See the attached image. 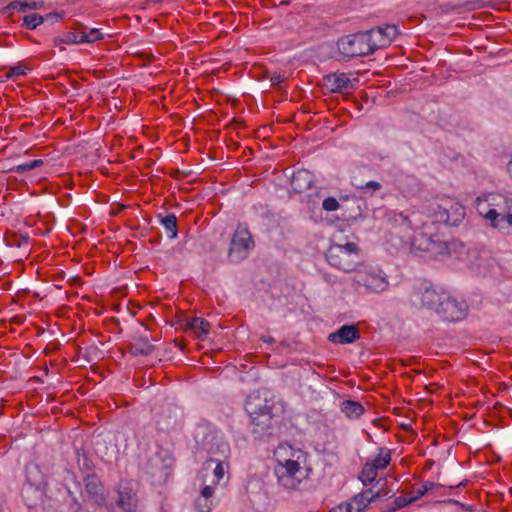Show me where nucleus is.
Wrapping results in <instances>:
<instances>
[{
	"label": "nucleus",
	"mask_w": 512,
	"mask_h": 512,
	"mask_svg": "<svg viewBox=\"0 0 512 512\" xmlns=\"http://www.w3.org/2000/svg\"><path fill=\"white\" fill-rule=\"evenodd\" d=\"M216 486L217 485H214L212 482L209 485H205L202 488L200 495L204 498L213 499V494Z\"/></svg>",
	"instance_id": "nucleus-43"
},
{
	"label": "nucleus",
	"mask_w": 512,
	"mask_h": 512,
	"mask_svg": "<svg viewBox=\"0 0 512 512\" xmlns=\"http://www.w3.org/2000/svg\"><path fill=\"white\" fill-rule=\"evenodd\" d=\"M4 80V77H0V82H3Z\"/></svg>",
	"instance_id": "nucleus-52"
},
{
	"label": "nucleus",
	"mask_w": 512,
	"mask_h": 512,
	"mask_svg": "<svg viewBox=\"0 0 512 512\" xmlns=\"http://www.w3.org/2000/svg\"><path fill=\"white\" fill-rule=\"evenodd\" d=\"M449 252V246L448 243L440 239L439 235L436 234V236L433 239V243L430 246L427 253H430L431 255L437 256V255H443Z\"/></svg>",
	"instance_id": "nucleus-30"
},
{
	"label": "nucleus",
	"mask_w": 512,
	"mask_h": 512,
	"mask_svg": "<svg viewBox=\"0 0 512 512\" xmlns=\"http://www.w3.org/2000/svg\"><path fill=\"white\" fill-rule=\"evenodd\" d=\"M378 492L367 489L362 493L355 495L349 502L339 506L340 511L345 512H363L368 505L378 497Z\"/></svg>",
	"instance_id": "nucleus-13"
},
{
	"label": "nucleus",
	"mask_w": 512,
	"mask_h": 512,
	"mask_svg": "<svg viewBox=\"0 0 512 512\" xmlns=\"http://www.w3.org/2000/svg\"><path fill=\"white\" fill-rule=\"evenodd\" d=\"M43 165V161L41 159H36L29 161L27 163L19 164L13 170L17 173H24L26 171L33 170Z\"/></svg>",
	"instance_id": "nucleus-35"
},
{
	"label": "nucleus",
	"mask_w": 512,
	"mask_h": 512,
	"mask_svg": "<svg viewBox=\"0 0 512 512\" xmlns=\"http://www.w3.org/2000/svg\"><path fill=\"white\" fill-rule=\"evenodd\" d=\"M26 74V68L21 65H17L14 67H11L7 74L5 75V78H17L20 76H23Z\"/></svg>",
	"instance_id": "nucleus-41"
},
{
	"label": "nucleus",
	"mask_w": 512,
	"mask_h": 512,
	"mask_svg": "<svg viewBox=\"0 0 512 512\" xmlns=\"http://www.w3.org/2000/svg\"><path fill=\"white\" fill-rule=\"evenodd\" d=\"M377 469L372 466V463L366 462L359 475V479L364 485L371 484L377 477Z\"/></svg>",
	"instance_id": "nucleus-29"
},
{
	"label": "nucleus",
	"mask_w": 512,
	"mask_h": 512,
	"mask_svg": "<svg viewBox=\"0 0 512 512\" xmlns=\"http://www.w3.org/2000/svg\"><path fill=\"white\" fill-rule=\"evenodd\" d=\"M79 36H80V31H79V29H77L76 31H70V32L65 33L61 37L60 41L62 43L68 44V45L80 44V43H82V41H80Z\"/></svg>",
	"instance_id": "nucleus-37"
},
{
	"label": "nucleus",
	"mask_w": 512,
	"mask_h": 512,
	"mask_svg": "<svg viewBox=\"0 0 512 512\" xmlns=\"http://www.w3.org/2000/svg\"><path fill=\"white\" fill-rule=\"evenodd\" d=\"M394 222L399 225L407 224L411 228H416L413 221L408 217L403 215L402 213H393Z\"/></svg>",
	"instance_id": "nucleus-42"
},
{
	"label": "nucleus",
	"mask_w": 512,
	"mask_h": 512,
	"mask_svg": "<svg viewBox=\"0 0 512 512\" xmlns=\"http://www.w3.org/2000/svg\"><path fill=\"white\" fill-rule=\"evenodd\" d=\"M129 348L133 355L147 356L153 352L154 345L151 343L145 327H143L142 331L135 332L130 341Z\"/></svg>",
	"instance_id": "nucleus-14"
},
{
	"label": "nucleus",
	"mask_w": 512,
	"mask_h": 512,
	"mask_svg": "<svg viewBox=\"0 0 512 512\" xmlns=\"http://www.w3.org/2000/svg\"><path fill=\"white\" fill-rule=\"evenodd\" d=\"M444 292V290H437L433 287H418L413 290L410 302L416 308L432 309L436 312Z\"/></svg>",
	"instance_id": "nucleus-8"
},
{
	"label": "nucleus",
	"mask_w": 512,
	"mask_h": 512,
	"mask_svg": "<svg viewBox=\"0 0 512 512\" xmlns=\"http://www.w3.org/2000/svg\"><path fill=\"white\" fill-rule=\"evenodd\" d=\"M265 341H266V342H273L274 340H273V338H271V337H270V338H268V339H267V340H265Z\"/></svg>",
	"instance_id": "nucleus-50"
},
{
	"label": "nucleus",
	"mask_w": 512,
	"mask_h": 512,
	"mask_svg": "<svg viewBox=\"0 0 512 512\" xmlns=\"http://www.w3.org/2000/svg\"><path fill=\"white\" fill-rule=\"evenodd\" d=\"M359 338V331L354 325H343L336 332L331 333L328 337L331 342L340 344L353 343Z\"/></svg>",
	"instance_id": "nucleus-16"
},
{
	"label": "nucleus",
	"mask_w": 512,
	"mask_h": 512,
	"mask_svg": "<svg viewBox=\"0 0 512 512\" xmlns=\"http://www.w3.org/2000/svg\"><path fill=\"white\" fill-rule=\"evenodd\" d=\"M340 409H341L342 413H344L345 416L350 419H357L364 412L363 406L359 402L352 401V400L343 401L341 403Z\"/></svg>",
	"instance_id": "nucleus-23"
},
{
	"label": "nucleus",
	"mask_w": 512,
	"mask_h": 512,
	"mask_svg": "<svg viewBox=\"0 0 512 512\" xmlns=\"http://www.w3.org/2000/svg\"><path fill=\"white\" fill-rule=\"evenodd\" d=\"M422 228L423 230L414 236L412 246L417 250L427 252L436 234L432 233V227L428 223L423 224Z\"/></svg>",
	"instance_id": "nucleus-19"
},
{
	"label": "nucleus",
	"mask_w": 512,
	"mask_h": 512,
	"mask_svg": "<svg viewBox=\"0 0 512 512\" xmlns=\"http://www.w3.org/2000/svg\"><path fill=\"white\" fill-rule=\"evenodd\" d=\"M391 461V452L386 447H381L378 449L377 456L373 459L368 461L369 463H372V466H374L377 470L386 468Z\"/></svg>",
	"instance_id": "nucleus-27"
},
{
	"label": "nucleus",
	"mask_w": 512,
	"mask_h": 512,
	"mask_svg": "<svg viewBox=\"0 0 512 512\" xmlns=\"http://www.w3.org/2000/svg\"><path fill=\"white\" fill-rule=\"evenodd\" d=\"M353 272L350 282L355 291L380 293L389 286L387 275L377 266L359 263Z\"/></svg>",
	"instance_id": "nucleus-1"
},
{
	"label": "nucleus",
	"mask_w": 512,
	"mask_h": 512,
	"mask_svg": "<svg viewBox=\"0 0 512 512\" xmlns=\"http://www.w3.org/2000/svg\"><path fill=\"white\" fill-rule=\"evenodd\" d=\"M446 212L449 215L448 225H458L465 216V208L458 202H452L449 207H446Z\"/></svg>",
	"instance_id": "nucleus-24"
},
{
	"label": "nucleus",
	"mask_w": 512,
	"mask_h": 512,
	"mask_svg": "<svg viewBox=\"0 0 512 512\" xmlns=\"http://www.w3.org/2000/svg\"><path fill=\"white\" fill-rule=\"evenodd\" d=\"M43 8V0H15L7 6L8 10H15L18 12H25L26 10H40Z\"/></svg>",
	"instance_id": "nucleus-22"
},
{
	"label": "nucleus",
	"mask_w": 512,
	"mask_h": 512,
	"mask_svg": "<svg viewBox=\"0 0 512 512\" xmlns=\"http://www.w3.org/2000/svg\"><path fill=\"white\" fill-rule=\"evenodd\" d=\"M108 512H137L138 498L128 485L121 482L116 490V497L106 505Z\"/></svg>",
	"instance_id": "nucleus-6"
},
{
	"label": "nucleus",
	"mask_w": 512,
	"mask_h": 512,
	"mask_svg": "<svg viewBox=\"0 0 512 512\" xmlns=\"http://www.w3.org/2000/svg\"><path fill=\"white\" fill-rule=\"evenodd\" d=\"M254 242L248 229L238 227L231 239L228 258L231 262L237 263L246 258L248 251L253 247Z\"/></svg>",
	"instance_id": "nucleus-7"
},
{
	"label": "nucleus",
	"mask_w": 512,
	"mask_h": 512,
	"mask_svg": "<svg viewBox=\"0 0 512 512\" xmlns=\"http://www.w3.org/2000/svg\"><path fill=\"white\" fill-rule=\"evenodd\" d=\"M323 80L324 85L332 92H338L352 87L351 80L346 73L328 74Z\"/></svg>",
	"instance_id": "nucleus-17"
},
{
	"label": "nucleus",
	"mask_w": 512,
	"mask_h": 512,
	"mask_svg": "<svg viewBox=\"0 0 512 512\" xmlns=\"http://www.w3.org/2000/svg\"><path fill=\"white\" fill-rule=\"evenodd\" d=\"M274 459L276 465L288 464L292 461L300 464L304 460V452L289 444H280L274 451Z\"/></svg>",
	"instance_id": "nucleus-15"
},
{
	"label": "nucleus",
	"mask_w": 512,
	"mask_h": 512,
	"mask_svg": "<svg viewBox=\"0 0 512 512\" xmlns=\"http://www.w3.org/2000/svg\"><path fill=\"white\" fill-rule=\"evenodd\" d=\"M367 31L344 36L339 39L337 47L345 57H358L372 54L375 51Z\"/></svg>",
	"instance_id": "nucleus-3"
},
{
	"label": "nucleus",
	"mask_w": 512,
	"mask_h": 512,
	"mask_svg": "<svg viewBox=\"0 0 512 512\" xmlns=\"http://www.w3.org/2000/svg\"><path fill=\"white\" fill-rule=\"evenodd\" d=\"M24 485L47 487L46 475L42 472L40 466L36 463H29L25 467Z\"/></svg>",
	"instance_id": "nucleus-18"
},
{
	"label": "nucleus",
	"mask_w": 512,
	"mask_h": 512,
	"mask_svg": "<svg viewBox=\"0 0 512 512\" xmlns=\"http://www.w3.org/2000/svg\"><path fill=\"white\" fill-rule=\"evenodd\" d=\"M413 502H415V498L399 496V497L395 498L394 508L392 510L395 511V510L401 509Z\"/></svg>",
	"instance_id": "nucleus-40"
},
{
	"label": "nucleus",
	"mask_w": 512,
	"mask_h": 512,
	"mask_svg": "<svg viewBox=\"0 0 512 512\" xmlns=\"http://www.w3.org/2000/svg\"><path fill=\"white\" fill-rule=\"evenodd\" d=\"M322 207L329 212L336 211L339 208V202L334 197H327L323 200Z\"/></svg>",
	"instance_id": "nucleus-39"
},
{
	"label": "nucleus",
	"mask_w": 512,
	"mask_h": 512,
	"mask_svg": "<svg viewBox=\"0 0 512 512\" xmlns=\"http://www.w3.org/2000/svg\"><path fill=\"white\" fill-rule=\"evenodd\" d=\"M213 463H215L214 460H209L208 462H206L203 470L207 471ZM212 474H213V480L211 482L214 485H218L219 482L223 479V477L225 475V469L221 462H219V461L216 462V466L213 468Z\"/></svg>",
	"instance_id": "nucleus-31"
},
{
	"label": "nucleus",
	"mask_w": 512,
	"mask_h": 512,
	"mask_svg": "<svg viewBox=\"0 0 512 512\" xmlns=\"http://www.w3.org/2000/svg\"><path fill=\"white\" fill-rule=\"evenodd\" d=\"M28 239H29L28 236L23 237V240L25 243H28Z\"/></svg>",
	"instance_id": "nucleus-48"
},
{
	"label": "nucleus",
	"mask_w": 512,
	"mask_h": 512,
	"mask_svg": "<svg viewBox=\"0 0 512 512\" xmlns=\"http://www.w3.org/2000/svg\"><path fill=\"white\" fill-rule=\"evenodd\" d=\"M283 76L281 74H275L271 77L270 81L272 85L276 86L279 85L283 81Z\"/></svg>",
	"instance_id": "nucleus-46"
},
{
	"label": "nucleus",
	"mask_w": 512,
	"mask_h": 512,
	"mask_svg": "<svg viewBox=\"0 0 512 512\" xmlns=\"http://www.w3.org/2000/svg\"><path fill=\"white\" fill-rule=\"evenodd\" d=\"M507 172L510 175V177L512 178V158L510 159V161L507 164Z\"/></svg>",
	"instance_id": "nucleus-47"
},
{
	"label": "nucleus",
	"mask_w": 512,
	"mask_h": 512,
	"mask_svg": "<svg viewBox=\"0 0 512 512\" xmlns=\"http://www.w3.org/2000/svg\"><path fill=\"white\" fill-rule=\"evenodd\" d=\"M322 278L326 283H328L330 285H335L339 282L338 277L336 275H333L330 273H323Z\"/></svg>",
	"instance_id": "nucleus-44"
},
{
	"label": "nucleus",
	"mask_w": 512,
	"mask_h": 512,
	"mask_svg": "<svg viewBox=\"0 0 512 512\" xmlns=\"http://www.w3.org/2000/svg\"><path fill=\"white\" fill-rule=\"evenodd\" d=\"M436 486H437L436 483L427 481L419 489L416 490L415 495L412 496V498H415V501H416Z\"/></svg>",
	"instance_id": "nucleus-38"
},
{
	"label": "nucleus",
	"mask_w": 512,
	"mask_h": 512,
	"mask_svg": "<svg viewBox=\"0 0 512 512\" xmlns=\"http://www.w3.org/2000/svg\"><path fill=\"white\" fill-rule=\"evenodd\" d=\"M195 505L199 512H210L213 506V499L204 498L199 495L195 501Z\"/></svg>",
	"instance_id": "nucleus-36"
},
{
	"label": "nucleus",
	"mask_w": 512,
	"mask_h": 512,
	"mask_svg": "<svg viewBox=\"0 0 512 512\" xmlns=\"http://www.w3.org/2000/svg\"><path fill=\"white\" fill-rule=\"evenodd\" d=\"M148 473L151 474L152 478L160 482L166 480L169 474V469L167 466L159 463V461L156 459L155 461L151 462V466L150 469L148 470Z\"/></svg>",
	"instance_id": "nucleus-28"
},
{
	"label": "nucleus",
	"mask_w": 512,
	"mask_h": 512,
	"mask_svg": "<svg viewBox=\"0 0 512 512\" xmlns=\"http://www.w3.org/2000/svg\"><path fill=\"white\" fill-rule=\"evenodd\" d=\"M43 17H44V21L54 22V21H58L61 16L57 13H48L46 16H43Z\"/></svg>",
	"instance_id": "nucleus-45"
},
{
	"label": "nucleus",
	"mask_w": 512,
	"mask_h": 512,
	"mask_svg": "<svg viewBox=\"0 0 512 512\" xmlns=\"http://www.w3.org/2000/svg\"><path fill=\"white\" fill-rule=\"evenodd\" d=\"M186 326L199 340H204L207 337L210 324L203 318L194 317L187 320Z\"/></svg>",
	"instance_id": "nucleus-21"
},
{
	"label": "nucleus",
	"mask_w": 512,
	"mask_h": 512,
	"mask_svg": "<svg viewBox=\"0 0 512 512\" xmlns=\"http://www.w3.org/2000/svg\"><path fill=\"white\" fill-rule=\"evenodd\" d=\"M369 36L371 37V44L374 46L375 51L377 49L384 48L396 38L398 34V29L395 25H385L373 28L369 31Z\"/></svg>",
	"instance_id": "nucleus-11"
},
{
	"label": "nucleus",
	"mask_w": 512,
	"mask_h": 512,
	"mask_svg": "<svg viewBox=\"0 0 512 512\" xmlns=\"http://www.w3.org/2000/svg\"><path fill=\"white\" fill-rule=\"evenodd\" d=\"M509 204H512V201L503 195H494L492 202L489 204L493 207L489 208L485 213L482 211L480 213L483 214L484 218L494 228H504L505 224L512 226V214L508 212Z\"/></svg>",
	"instance_id": "nucleus-4"
},
{
	"label": "nucleus",
	"mask_w": 512,
	"mask_h": 512,
	"mask_svg": "<svg viewBox=\"0 0 512 512\" xmlns=\"http://www.w3.org/2000/svg\"><path fill=\"white\" fill-rule=\"evenodd\" d=\"M274 471L278 483L286 489H296L303 478L300 464L293 461L276 465Z\"/></svg>",
	"instance_id": "nucleus-9"
},
{
	"label": "nucleus",
	"mask_w": 512,
	"mask_h": 512,
	"mask_svg": "<svg viewBox=\"0 0 512 512\" xmlns=\"http://www.w3.org/2000/svg\"><path fill=\"white\" fill-rule=\"evenodd\" d=\"M258 395H249L245 402V410L251 418V422L256 425L266 424L271 418V409L267 402Z\"/></svg>",
	"instance_id": "nucleus-10"
},
{
	"label": "nucleus",
	"mask_w": 512,
	"mask_h": 512,
	"mask_svg": "<svg viewBox=\"0 0 512 512\" xmlns=\"http://www.w3.org/2000/svg\"><path fill=\"white\" fill-rule=\"evenodd\" d=\"M313 181V174L306 169H301L293 173L291 186L295 192L302 193L312 186Z\"/></svg>",
	"instance_id": "nucleus-20"
},
{
	"label": "nucleus",
	"mask_w": 512,
	"mask_h": 512,
	"mask_svg": "<svg viewBox=\"0 0 512 512\" xmlns=\"http://www.w3.org/2000/svg\"><path fill=\"white\" fill-rule=\"evenodd\" d=\"M468 306L463 299H458L444 292L436 313L446 321H460L467 315Z\"/></svg>",
	"instance_id": "nucleus-5"
},
{
	"label": "nucleus",
	"mask_w": 512,
	"mask_h": 512,
	"mask_svg": "<svg viewBox=\"0 0 512 512\" xmlns=\"http://www.w3.org/2000/svg\"><path fill=\"white\" fill-rule=\"evenodd\" d=\"M161 225L164 227L168 238L174 239L177 237V218L174 214L158 215Z\"/></svg>",
	"instance_id": "nucleus-25"
},
{
	"label": "nucleus",
	"mask_w": 512,
	"mask_h": 512,
	"mask_svg": "<svg viewBox=\"0 0 512 512\" xmlns=\"http://www.w3.org/2000/svg\"><path fill=\"white\" fill-rule=\"evenodd\" d=\"M47 487L23 485L22 498L29 509L42 508L48 501Z\"/></svg>",
	"instance_id": "nucleus-12"
},
{
	"label": "nucleus",
	"mask_w": 512,
	"mask_h": 512,
	"mask_svg": "<svg viewBox=\"0 0 512 512\" xmlns=\"http://www.w3.org/2000/svg\"><path fill=\"white\" fill-rule=\"evenodd\" d=\"M460 486H465V482L464 481L460 482L457 487H460Z\"/></svg>",
	"instance_id": "nucleus-49"
},
{
	"label": "nucleus",
	"mask_w": 512,
	"mask_h": 512,
	"mask_svg": "<svg viewBox=\"0 0 512 512\" xmlns=\"http://www.w3.org/2000/svg\"><path fill=\"white\" fill-rule=\"evenodd\" d=\"M79 31V39L82 43H94L104 38V34L97 28H89L81 25Z\"/></svg>",
	"instance_id": "nucleus-26"
},
{
	"label": "nucleus",
	"mask_w": 512,
	"mask_h": 512,
	"mask_svg": "<svg viewBox=\"0 0 512 512\" xmlns=\"http://www.w3.org/2000/svg\"><path fill=\"white\" fill-rule=\"evenodd\" d=\"M452 503L458 504L457 500H451Z\"/></svg>",
	"instance_id": "nucleus-51"
},
{
	"label": "nucleus",
	"mask_w": 512,
	"mask_h": 512,
	"mask_svg": "<svg viewBox=\"0 0 512 512\" xmlns=\"http://www.w3.org/2000/svg\"><path fill=\"white\" fill-rule=\"evenodd\" d=\"M44 22V17L38 13H32L23 17V24L28 29H36Z\"/></svg>",
	"instance_id": "nucleus-32"
},
{
	"label": "nucleus",
	"mask_w": 512,
	"mask_h": 512,
	"mask_svg": "<svg viewBox=\"0 0 512 512\" xmlns=\"http://www.w3.org/2000/svg\"><path fill=\"white\" fill-rule=\"evenodd\" d=\"M355 187L364 194L373 195L375 192L379 191L382 185L377 181H368L366 183L354 184Z\"/></svg>",
	"instance_id": "nucleus-33"
},
{
	"label": "nucleus",
	"mask_w": 512,
	"mask_h": 512,
	"mask_svg": "<svg viewBox=\"0 0 512 512\" xmlns=\"http://www.w3.org/2000/svg\"><path fill=\"white\" fill-rule=\"evenodd\" d=\"M448 219H449V215L447 214L446 212V207L445 206H438L435 210H434V214H433V220L431 221V227L434 225V223H444V224H447L448 225Z\"/></svg>",
	"instance_id": "nucleus-34"
},
{
	"label": "nucleus",
	"mask_w": 512,
	"mask_h": 512,
	"mask_svg": "<svg viewBox=\"0 0 512 512\" xmlns=\"http://www.w3.org/2000/svg\"><path fill=\"white\" fill-rule=\"evenodd\" d=\"M360 252V247L355 242H333L327 249L325 257L332 267L350 273L359 265Z\"/></svg>",
	"instance_id": "nucleus-2"
}]
</instances>
